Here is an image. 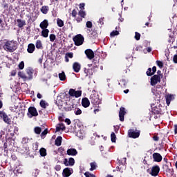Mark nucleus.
I'll return each mask as SVG.
<instances>
[{
    "label": "nucleus",
    "instance_id": "obj_58",
    "mask_svg": "<svg viewBox=\"0 0 177 177\" xmlns=\"http://www.w3.org/2000/svg\"><path fill=\"white\" fill-rule=\"evenodd\" d=\"M11 75H12V77H15V75H16V71H12L11 72Z\"/></svg>",
    "mask_w": 177,
    "mask_h": 177
},
{
    "label": "nucleus",
    "instance_id": "obj_15",
    "mask_svg": "<svg viewBox=\"0 0 177 177\" xmlns=\"http://www.w3.org/2000/svg\"><path fill=\"white\" fill-rule=\"evenodd\" d=\"M82 104L83 107H89V105L91 104V102H89V100L86 97H84L82 100Z\"/></svg>",
    "mask_w": 177,
    "mask_h": 177
},
{
    "label": "nucleus",
    "instance_id": "obj_45",
    "mask_svg": "<svg viewBox=\"0 0 177 177\" xmlns=\"http://www.w3.org/2000/svg\"><path fill=\"white\" fill-rule=\"evenodd\" d=\"M135 38L137 41H139V39H140V34L138 32H136Z\"/></svg>",
    "mask_w": 177,
    "mask_h": 177
},
{
    "label": "nucleus",
    "instance_id": "obj_37",
    "mask_svg": "<svg viewBox=\"0 0 177 177\" xmlns=\"http://www.w3.org/2000/svg\"><path fill=\"white\" fill-rule=\"evenodd\" d=\"M79 16H80V17H85V16H86V14L85 13V11L82 10L79 12Z\"/></svg>",
    "mask_w": 177,
    "mask_h": 177
},
{
    "label": "nucleus",
    "instance_id": "obj_4",
    "mask_svg": "<svg viewBox=\"0 0 177 177\" xmlns=\"http://www.w3.org/2000/svg\"><path fill=\"white\" fill-rule=\"evenodd\" d=\"M129 136L133 139H136L140 136V131L139 130H129Z\"/></svg>",
    "mask_w": 177,
    "mask_h": 177
},
{
    "label": "nucleus",
    "instance_id": "obj_10",
    "mask_svg": "<svg viewBox=\"0 0 177 177\" xmlns=\"http://www.w3.org/2000/svg\"><path fill=\"white\" fill-rule=\"evenodd\" d=\"M85 55L87 56L89 60H92L95 57V53L91 49H87L85 50Z\"/></svg>",
    "mask_w": 177,
    "mask_h": 177
},
{
    "label": "nucleus",
    "instance_id": "obj_44",
    "mask_svg": "<svg viewBox=\"0 0 177 177\" xmlns=\"http://www.w3.org/2000/svg\"><path fill=\"white\" fill-rule=\"evenodd\" d=\"M86 26L87 28H92V22L90 21H87Z\"/></svg>",
    "mask_w": 177,
    "mask_h": 177
},
{
    "label": "nucleus",
    "instance_id": "obj_51",
    "mask_svg": "<svg viewBox=\"0 0 177 177\" xmlns=\"http://www.w3.org/2000/svg\"><path fill=\"white\" fill-rule=\"evenodd\" d=\"M38 175H39V169H36L34 173V176H38Z\"/></svg>",
    "mask_w": 177,
    "mask_h": 177
},
{
    "label": "nucleus",
    "instance_id": "obj_33",
    "mask_svg": "<svg viewBox=\"0 0 177 177\" xmlns=\"http://www.w3.org/2000/svg\"><path fill=\"white\" fill-rule=\"evenodd\" d=\"M4 122L6 124H10V120L9 119V117H8V115H6L3 118Z\"/></svg>",
    "mask_w": 177,
    "mask_h": 177
},
{
    "label": "nucleus",
    "instance_id": "obj_6",
    "mask_svg": "<svg viewBox=\"0 0 177 177\" xmlns=\"http://www.w3.org/2000/svg\"><path fill=\"white\" fill-rule=\"evenodd\" d=\"M161 81V77L159 75H155L151 78V85L152 86H154L155 85H157L158 82Z\"/></svg>",
    "mask_w": 177,
    "mask_h": 177
},
{
    "label": "nucleus",
    "instance_id": "obj_54",
    "mask_svg": "<svg viewBox=\"0 0 177 177\" xmlns=\"http://www.w3.org/2000/svg\"><path fill=\"white\" fill-rule=\"evenodd\" d=\"M55 169L56 171H60V169H62V167H60V165H57L55 166Z\"/></svg>",
    "mask_w": 177,
    "mask_h": 177
},
{
    "label": "nucleus",
    "instance_id": "obj_16",
    "mask_svg": "<svg viewBox=\"0 0 177 177\" xmlns=\"http://www.w3.org/2000/svg\"><path fill=\"white\" fill-rule=\"evenodd\" d=\"M48 26H49V23L48 22V20L45 19L41 22L39 27L41 28V30H45L48 28Z\"/></svg>",
    "mask_w": 177,
    "mask_h": 177
},
{
    "label": "nucleus",
    "instance_id": "obj_25",
    "mask_svg": "<svg viewBox=\"0 0 177 177\" xmlns=\"http://www.w3.org/2000/svg\"><path fill=\"white\" fill-rule=\"evenodd\" d=\"M76 136H77V138H79L80 139H84V132L82 131H78L76 133Z\"/></svg>",
    "mask_w": 177,
    "mask_h": 177
},
{
    "label": "nucleus",
    "instance_id": "obj_57",
    "mask_svg": "<svg viewBox=\"0 0 177 177\" xmlns=\"http://www.w3.org/2000/svg\"><path fill=\"white\" fill-rule=\"evenodd\" d=\"M173 60H174V63H177V55H174Z\"/></svg>",
    "mask_w": 177,
    "mask_h": 177
},
{
    "label": "nucleus",
    "instance_id": "obj_14",
    "mask_svg": "<svg viewBox=\"0 0 177 177\" xmlns=\"http://www.w3.org/2000/svg\"><path fill=\"white\" fill-rule=\"evenodd\" d=\"M34 50H35V45L34 44H29L28 45L27 52L28 53H34Z\"/></svg>",
    "mask_w": 177,
    "mask_h": 177
},
{
    "label": "nucleus",
    "instance_id": "obj_39",
    "mask_svg": "<svg viewBox=\"0 0 177 177\" xmlns=\"http://www.w3.org/2000/svg\"><path fill=\"white\" fill-rule=\"evenodd\" d=\"M55 39H56V35H55L54 34L50 35V41L51 42H53V41H55Z\"/></svg>",
    "mask_w": 177,
    "mask_h": 177
},
{
    "label": "nucleus",
    "instance_id": "obj_48",
    "mask_svg": "<svg viewBox=\"0 0 177 177\" xmlns=\"http://www.w3.org/2000/svg\"><path fill=\"white\" fill-rule=\"evenodd\" d=\"M80 9H81V10H84V9H85V3H80Z\"/></svg>",
    "mask_w": 177,
    "mask_h": 177
},
{
    "label": "nucleus",
    "instance_id": "obj_26",
    "mask_svg": "<svg viewBox=\"0 0 177 177\" xmlns=\"http://www.w3.org/2000/svg\"><path fill=\"white\" fill-rule=\"evenodd\" d=\"M57 24L58 27H63V26H64V22L63 21V20L58 18L57 19Z\"/></svg>",
    "mask_w": 177,
    "mask_h": 177
},
{
    "label": "nucleus",
    "instance_id": "obj_20",
    "mask_svg": "<svg viewBox=\"0 0 177 177\" xmlns=\"http://www.w3.org/2000/svg\"><path fill=\"white\" fill-rule=\"evenodd\" d=\"M41 35L44 38H48L49 35V30L48 29H42Z\"/></svg>",
    "mask_w": 177,
    "mask_h": 177
},
{
    "label": "nucleus",
    "instance_id": "obj_5",
    "mask_svg": "<svg viewBox=\"0 0 177 177\" xmlns=\"http://www.w3.org/2000/svg\"><path fill=\"white\" fill-rule=\"evenodd\" d=\"M70 96L73 97H80L82 95V91H75L73 88H71L68 92Z\"/></svg>",
    "mask_w": 177,
    "mask_h": 177
},
{
    "label": "nucleus",
    "instance_id": "obj_34",
    "mask_svg": "<svg viewBox=\"0 0 177 177\" xmlns=\"http://www.w3.org/2000/svg\"><path fill=\"white\" fill-rule=\"evenodd\" d=\"M69 166L72 167V165H74L75 163V161L74 160V158H71L68 159Z\"/></svg>",
    "mask_w": 177,
    "mask_h": 177
},
{
    "label": "nucleus",
    "instance_id": "obj_50",
    "mask_svg": "<svg viewBox=\"0 0 177 177\" xmlns=\"http://www.w3.org/2000/svg\"><path fill=\"white\" fill-rule=\"evenodd\" d=\"M64 165H66V167H68L70 165L68 160H67V159H64Z\"/></svg>",
    "mask_w": 177,
    "mask_h": 177
},
{
    "label": "nucleus",
    "instance_id": "obj_53",
    "mask_svg": "<svg viewBox=\"0 0 177 177\" xmlns=\"http://www.w3.org/2000/svg\"><path fill=\"white\" fill-rule=\"evenodd\" d=\"M47 133H48V130L46 129V130H44V131L41 133V136H45V135H46Z\"/></svg>",
    "mask_w": 177,
    "mask_h": 177
},
{
    "label": "nucleus",
    "instance_id": "obj_11",
    "mask_svg": "<svg viewBox=\"0 0 177 177\" xmlns=\"http://www.w3.org/2000/svg\"><path fill=\"white\" fill-rule=\"evenodd\" d=\"M126 113L127 112H125V108L121 107L120 109V112H119L120 121H124V117L125 116Z\"/></svg>",
    "mask_w": 177,
    "mask_h": 177
},
{
    "label": "nucleus",
    "instance_id": "obj_21",
    "mask_svg": "<svg viewBox=\"0 0 177 177\" xmlns=\"http://www.w3.org/2000/svg\"><path fill=\"white\" fill-rule=\"evenodd\" d=\"M17 22L18 24V27H19L20 28H21V27H24V26H26V22L23 20L17 19Z\"/></svg>",
    "mask_w": 177,
    "mask_h": 177
},
{
    "label": "nucleus",
    "instance_id": "obj_29",
    "mask_svg": "<svg viewBox=\"0 0 177 177\" xmlns=\"http://www.w3.org/2000/svg\"><path fill=\"white\" fill-rule=\"evenodd\" d=\"M39 151L41 157H45V156H46V149H45V148L40 149Z\"/></svg>",
    "mask_w": 177,
    "mask_h": 177
},
{
    "label": "nucleus",
    "instance_id": "obj_47",
    "mask_svg": "<svg viewBox=\"0 0 177 177\" xmlns=\"http://www.w3.org/2000/svg\"><path fill=\"white\" fill-rule=\"evenodd\" d=\"M73 53H68L66 54V57H69L70 59H73Z\"/></svg>",
    "mask_w": 177,
    "mask_h": 177
},
{
    "label": "nucleus",
    "instance_id": "obj_61",
    "mask_svg": "<svg viewBox=\"0 0 177 177\" xmlns=\"http://www.w3.org/2000/svg\"><path fill=\"white\" fill-rule=\"evenodd\" d=\"M174 132H175V133H177V125L176 124L174 126Z\"/></svg>",
    "mask_w": 177,
    "mask_h": 177
},
{
    "label": "nucleus",
    "instance_id": "obj_24",
    "mask_svg": "<svg viewBox=\"0 0 177 177\" xmlns=\"http://www.w3.org/2000/svg\"><path fill=\"white\" fill-rule=\"evenodd\" d=\"M40 106L43 109H46V107H48V102H46L45 100H41Z\"/></svg>",
    "mask_w": 177,
    "mask_h": 177
},
{
    "label": "nucleus",
    "instance_id": "obj_52",
    "mask_svg": "<svg viewBox=\"0 0 177 177\" xmlns=\"http://www.w3.org/2000/svg\"><path fill=\"white\" fill-rule=\"evenodd\" d=\"M72 16H73V17H75L77 16V10H73L72 11Z\"/></svg>",
    "mask_w": 177,
    "mask_h": 177
},
{
    "label": "nucleus",
    "instance_id": "obj_3",
    "mask_svg": "<svg viewBox=\"0 0 177 177\" xmlns=\"http://www.w3.org/2000/svg\"><path fill=\"white\" fill-rule=\"evenodd\" d=\"M38 116V111H37V109L34 106H30L28 109V117L29 118H32V117Z\"/></svg>",
    "mask_w": 177,
    "mask_h": 177
},
{
    "label": "nucleus",
    "instance_id": "obj_38",
    "mask_svg": "<svg viewBox=\"0 0 177 177\" xmlns=\"http://www.w3.org/2000/svg\"><path fill=\"white\" fill-rule=\"evenodd\" d=\"M153 74H154V73H153V71H152L151 68H149L147 71V75L149 76H151V75H153Z\"/></svg>",
    "mask_w": 177,
    "mask_h": 177
},
{
    "label": "nucleus",
    "instance_id": "obj_1",
    "mask_svg": "<svg viewBox=\"0 0 177 177\" xmlns=\"http://www.w3.org/2000/svg\"><path fill=\"white\" fill-rule=\"evenodd\" d=\"M3 49L8 52H15L17 49V42L15 41H8L3 46Z\"/></svg>",
    "mask_w": 177,
    "mask_h": 177
},
{
    "label": "nucleus",
    "instance_id": "obj_19",
    "mask_svg": "<svg viewBox=\"0 0 177 177\" xmlns=\"http://www.w3.org/2000/svg\"><path fill=\"white\" fill-rule=\"evenodd\" d=\"M35 46L37 49H44V46L42 45V41L41 40L36 41Z\"/></svg>",
    "mask_w": 177,
    "mask_h": 177
},
{
    "label": "nucleus",
    "instance_id": "obj_41",
    "mask_svg": "<svg viewBox=\"0 0 177 177\" xmlns=\"http://www.w3.org/2000/svg\"><path fill=\"white\" fill-rule=\"evenodd\" d=\"M41 129L40 127H35V133H37V135H39V133H41Z\"/></svg>",
    "mask_w": 177,
    "mask_h": 177
},
{
    "label": "nucleus",
    "instance_id": "obj_59",
    "mask_svg": "<svg viewBox=\"0 0 177 177\" xmlns=\"http://www.w3.org/2000/svg\"><path fill=\"white\" fill-rule=\"evenodd\" d=\"M82 20V18H80V17H77L76 19V21H77V23H81V21Z\"/></svg>",
    "mask_w": 177,
    "mask_h": 177
},
{
    "label": "nucleus",
    "instance_id": "obj_27",
    "mask_svg": "<svg viewBox=\"0 0 177 177\" xmlns=\"http://www.w3.org/2000/svg\"><path fill=\"white\" fill-rule=\"evenodd\" d=\"M18 75H19V77H20V78H22V80H28L27 75L26 74H24V73H23V72H19Z\"/></svg>",
    "mask_w": 177,
    "mask_h": 177
},
{
    "label": "nucleus",
    "instance_id": "obj_60",
    "mask_svg": "<svg viewBox=\"0 0 177 177\" xmlns=\"http://www.w3.org/2000/svg\"><path fill=\"white\" fill-rule=\"evenodd\" d=\"M37 97L38 99H41L42 98V95H41L40 93L37 94Z\"/></svg>",
    "mask_w": 177,
    "mask_h": 177
},
{
    "label": "nucleus",
    "instance_id": "obj_9",
    "mask_svg": "<svg viewBox=\"0 0 177 177\" xmlns=\"http://www.w3.org/2000/svg\"><path fill=\"white\" fill-rule=\"evenodd\" d=\"M165 98H166V103H167V106H169V104H171V102H172V100H174L175 95L167 94L165 96Z\"/></svg>",
    "mask_w": 177,
    "mask_h": 177
},
{
    "label": "nucleus",
    "instance_id": "obj_22",
    "mask_svg": "<svg viewBox=\"0 0 177 177\" xmlns=\"http://www.w3.org/2000/svg\"><path fill=\"white\" fill-rule=\"evenodd\" d=\"M59 78L60 81H66V73H64V72L59 73Z\"/></svg>",
    "mask_w": 177,
    "mask_h": 177
},
{
    "label": "nucleus",
    "instance_id": "obj_49",
    "mask_svg": "<svg viewBox=\"0 0 177 177\" xmlns=\"http://www.w3.org/2000/svg\"><path fill=\"white\" fill-rule=\"evenodd\" d=\"M22 142L23 143H28V142H30V139L28 138H24Z\"/></svg>",
    "mask_w": 177,
    "mask_h": 177
},
{
    "label": "nucleus",
    "instance_id": "obj_30",
    "mask_svg": "<svg viewBox=\"0 0 177 177\" xmlns=\"http://www.w3.org/2000/svg\"><path fill=\"white\" fill-rule=\"evenodd\" d=\"M27 79L32 80V71L28 70L27 71Z\"/></svg>",
    "mask_w": 177,
    "mask_h": 177
},
{
    "label": "nucleus",
    "instance_id": "obj_46",
    "mask_svg": "<svg viewBox=\"0 0 177 177\" xmlns=\"http://www.w3.org/2000/svg\"><path fill=\"white\" fill-rule=\"evenodd\" d=\"M156 64L160 68H162L163 64H162V62L161 61H156Z\"/></svg>",
    "mask_w": 177,
    "mask_h": 177
},
{
    "label": "nucleus",
    "instance_id": "obj_7",
    "mask_svg": "<svg viewBox=\"0 0 177 177\" xmlns=\"http://www.w3.org/2000/svg\"><path fill=\"white\" fill-rule=\"evenodd\" d=\"M73 174V169L66 167L63 170L62 175L64 177H68Z\"/></svg>",
    "mask_w": 177,
    "mask_h": 177
},
{
    "label": "nucleus",
    "instance_id": "obj_2",
    "mask_svg": "<svg viewBox=\"0 0 177 177\" xmlns=\"http://www.w3.org/2000/svg\"><path fill=\"white\" fill-rule=\"evenodd\" d=\"M75 44L80 46L84 44V37L81 35H77L73 38Z\"/></svg>",
    "mask_w": 177,
    "mask_h": 177
},
{
    "label": "nucleus",
    "instance_id": "obj_56",
    "mask_svg": "<svg viewBox=\"0 0 177 177\" xmlns=\"http://www.w3.org/2000/svg\"><path fill=\"white\" fill-rule=\"evenodd\" d=\"M151 70L152 73L154 74V73L157 71V68L156 66H153Z\"/></svg>",
    "mask_w": 177,
    "mask_h": 177
},
{
    "label": "nucleus",
    "instance_id": "obj_55",
    "mask_svg": "<svg viewBox=\"0 0 177 177\" xmlns=\"http://www.w3.org/2000/svg\"><path fill=\"white\" fill-rule=\"evenodd\" d=\"M65 122L67 123V125H70V124H71V121L70 120V119H66Z\"/></svg>",
    "mask_w": 177,
    "mask_h": 177
},
{
    "label": "nucleus",
    "instance_id": "obj_8",
    "mask_svg": "<svg viewBox=\"0 0 177 177\" xmlns=\"http://www.w3.org/2000/svg\"><path fill=\"white\" fill-rule=\"evenodd\" d=\"M153 161H156V162H161V161H162V156L158 153H154L153 154Z\"/></svg>",
    "mask_w": 177,
    "mask_h": 177
},
{
    "label": "nucleus",
    "instance_id": "obj_13",
    "mask_svg": "<svg viewBox=\"0 0 177 177\" xmlns=\"http://www.w3.org/2000/svg\"><path fill=\"white\" fill-rule=\"evenodd\" d=\"M73 68L75 73H80V70H81V64L78 62H75L73 64Z\"/></svg>",
    "mask_w": 177,
    "mask_h": 177
},
{
    "label": "nucleus",
    "instance_id": "obj_36",
    "mask_svg": "<svg viewBox=\"0 0 177 177\" xmlns=\"http://www.w3.org/2000/svg\"><path fill=\"white\" fill-rule=\"evenodd\" d=\"M111 142H113V143H115V139H116L115 133H112L111 134Z\"/></svg>",
    "mask_w": 177,
    "mask_h": 177
},
{
    "label": "nucleus",
    "instance_id": "obj_42",
    "mask_svg": "<svg viewBox=\"0 0 177 177\" xmlns=\"http://www.w3.org/2000/svg\"><path fill=\"white\" fill-rule=\"evenodd\" d=\"M18 67L20 70H23V68H24V62H21Z\"/></svg>",
    "mask_w": 177,
    "mask_h": 177
},
{
    "label": "nucleus",
    "instance_id": "obj_64",
    "mask_svg": "<svg viewBox=\"0 0 177 177\" xmlns=\"http://www.w3.org/2000/svg\"><path fill=\"white\" fill-rule=\"evenodd\" d=\"M147 52H151V48L149 47L147 48Z\"/></svg>",
    "mask_w": 177,
    "mask_h": 177
},
{
    "label": "nucleus",
    "instance_id": "obj_32",
    "mask_svg": "<svg viewBox=\"0 0 177 177\" xmlns=\"http://www.w3.org/2000/svg\"><path fill=\"white\" fill-rule=\"evenodd\" d=\"M84 176H86V177H96V176H95V174H91L88 171H86L84 173Z\"/></svg>",
    "mask_w": 177,
    "mask_h": 177
},
{
    "label": "nucleus",
    "instance_id": "obj_18",
    "mask_svg": "<svg viewBox=\"0 0 177 177\" xmlns=\"http://www.w3.org/2000/svg\"><path fill=\"white\" fill-rule=\"evenodd\" d=\"M66 127H64V124H59L58 125H57L56 132H60V131H64Z\"/></svg>",
    "mask_w": 177,
    "mask_h": 177
},
{
    "label": "nucleus",
    "instance_id": "obj_28",
    "mask_svg": "<svg viewBox=\"0 0 177 177\" xmlns=\"http://www.w3.org/2000/svg\"><path fill=\"white\" fill-rule=\"evenodd\" d=\"M48 10H49V7L48 6H43L41 9V12H42L44 15H46Z\"/></svg>",
    "mask_w": 177,
    "mask_h": 177
},
{
    "label": "nucleus",
    "instance_id": "obj_17",
    "mask_svg": "<svg viewBox=\"0 0 177 177\" xmlns=\"http://www.w3.org/2000/svg\"><path fill=\"white\" fill-rule=\"evenodd\" d=\"M68 156H77V150L75 149H69L67 150Z\"/></svg>",
    "mask_w": 177,
    "mask_h": 177
},
{
    "label": "nucleus",
    "instance_id": "obj_63",
    "mask_svg": "<svg viewBox=\"0 0 177 177\" xmlns=\"http://www.w3.org/2000/svg\"><path fill=\"white\" fill-rule=\"evenodd\" d=\"M99 21H100V24H103V19L102 18L100 19Z\"/></svg>",
    "mask_w": 177,
    "mask_h": 177
},
{
    "label": "nucleus",
    "instance_id": "obj_35",
    "mask_svg": "<svg viewBox=\"0 0 177 177\" xmlns=\"http://www.w3.org/2000/svg\"><path fill=\"white\" fill-rule=\"evenodd\" d=\"M95 169H96V163L91 162L90 171H95Z\"/></svg>",
    "mask_w": 177,
    "mask_h": 177
},
{
    "label": "nucleus",
    "instance_id": "obj_31",
    "mask_svg": "<svg viewBox=\"0 0 177 177\" xmlns=\"http://www.w3.org/2000/svg\"><path fill=\"white\" fill-rule=\"evenodd\" d=\"M75 114L76 115H81V114H82V111L80 108H76L75 109Z\"/></svg>",
    "mask_w": 177,
    "mask_h": 177
},
{
    "label": "nucleus",
    "instance_id": "obj_62",
    "mask_svg": "<svg viewBox=\"0 0 177 177\" xmlns=\"http://www.w3.org/2000/svg\"><path fill=\"white\" fill-rule=\"evenodd\" d=\"M153 140H155L156 142H157V140H158V137L154 136V137H153Z\"/></svg>",
    "mask_w": 177,
    "mask_h": 177
},
{
    "label": "nucleus",
    "instance_id": "obj_23",
    "mask_svg": "<svg viewBox=\"0 0 177 177\" xmlns=\"http://www.w3.org/2000/svg\"><path fill=\"white\" fill-rule=\"evenodd\" d=\"M62 137H60V136L57 137L55 140V145L56 146H61L62 145Z\"/></svg>",
    "mask_w": 177,
    "mask_h": 177
},
{
    "label": "nucleus",
    "instance_id": "obj_12",
    "mask_svg": "<svg viewBox=\"0 0 177 177\" xmlns=\"http://www.w3.org/2000/svg\"><path fill=\"white\" fill-rule=\"evenodd\" d=\"M158 172H160V167L158 166H154L151 169V175H152V176H157Z\"/></svg>",
    "mask_w": 177,
    "mask_h": 177
},
{
    "label": "nucleus",
    "instance_id": "obj_40",
    "mask_svg": "<svg viewBox=\"0 0 177 177\" xmlns=\"http://www.w3.org/2000/svg\"><path fill=\"white\" fill-rule=\"evenodd\" d=\"M118 34H120V32L118 30H113L111 33V37H115V35H118Z\"/></svg>",
    "mask_w": 177,
    "mask_h": 177
},
{
    "label": "nucleus",
    "instance_id": "obj_43",
    "mask_svg": "<svg viewBox=\"0 0 177 177\" xmlns=\"http://www.w3.org/2000/svg\"><path fill=\"white\" fill-rule=\"evenodd\" d=\"M6 117V113L3 111H0V118Z\"/></svg>",
    "mask_w": 177,
    "mask_h": 177
}]
</instances>
